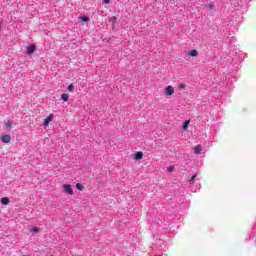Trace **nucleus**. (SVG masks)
<instances>
[{
    "label": "nucleus",
    "mask_w": 256,
    "mask_h": 256,
    "mask_svg": "<svg viewBox=\"0 0 256 256\" xmlns=\"http://www.w3.org/2000/svg\"><path fill=\"white\" fill-rule=\"evenodd\" d=\"M63 191L64 193H67V195H73V188L71 187V184H64L63 185Z\"/></svg>",
    "instance_id": "f257e3e1"
},
{
    "label": "nucleus",
    "mask_w": 256,
    "mask_h": 256,
    "mask_svg": "<svg viewBox=\"0 0 256 256\" xmlns=\"http://www.w3.org/2000/svg\"><path fill=\"white\" fill-rule=\"evenodd\" d=\"M36 50L37 46L35 44L30 45L27 49V55H33Z\"/></svg>",
    "instance_id": "f03ea898"
},
{
    "label": "nucleus",
    "mask_w": 256,
    "mask_h": 256,
    "mask_svg": "<svg viewBox=\"0 0 256 256\" xmlns=\"http://www.w3.org/2000/svg\"><path fill=\"white\" fill-rule=\"evenodd\" d=\"M2 143H11V135L5 134L1 136Z\"/></svg>",
    "instance_id": "7ed1b4c3"
},
{
    "label": "nucleus",
    "mask_w": 256,
    "mask_h": 256,
    "mask_svg": "<svg viewBox=\"0 0 256 256\" xmlns=\"http://www.w3.org/2000/svg\"><path fill=\"white\" fill-rule=\"evenodd\" d=\"M54 115L50 114L46 119H44V127H47L51 121L54 119Z\"/></svg>",
    "instance_id": "20e7f679"
},
{
    "label": "nucleus",
    "mask_w": 256,
    "mask_h": 256,
    "mask_svg": "<svg viewBox=\"0 0 256 256\" xmlns=\"http://www.w3.org/2000/svg\"><path fill=\"white\" fill-rule=\"evenodd\" d=\"M165 93H166V95L171 96V95H173V93H175V88H173V86H168L165 89Z\"/></svg>",
    "instance_id": "39448f33"
},
{
    "label": "nucleus",
    "mask_w": 256,
    "mask_h": 256,
    "mask_svg": "<svg viewBox=\"0 0 256 256\" xmlns=\"http://www.w3.org/2000/svg\"><path fill=\"white\" fill-rule=\"evenodd\" d=\"M134 159H135L136 161H139V160L143 159V152H137V153L135 154V156H134Z\"/></svg>",
    "instance_id": "423d86ee"
},
{
    "label": "nucleus",
    "mask_w": 256,
    "mask_h": 256,
    "mask_svg": "<svg viewBox=\"0 0 256 256\" xmlns=\"http://www.w3.org/2000/svg\"><path fill=\"white\" fill-rule=\"evenodd\" d=\"M1 204L2 205H9V198L8 197H3L1 199Z\"/></svg>",
    "instance_id": "0eeeda50"
},
{
    "label": "nucleus",
    "mask_w": 256,
    "mask_h": 256,
    "mask_svg": "<svg viewBox=\"0 0 256 256\" xmlns=\"http://www.w3.org/2000/svg\"><path fill=\"white\" fill-rule=\"evenodd\" d=\"M190 57H197L199 55V52L197 50H191L189 52Z\"/></svg>",
    "instance_id": "6e6552de"
},
{
    "label": "nucleus",
    "mask_w": 256,
    "mask_h": 256,
    "mask_svg": "<svg viewBox=\"0 0 256 256\" xmlns=\"http://www.w3.org/2000/svg\"><path fill=\"white\" fill-rule=\"evenodd\" d=\"M202 150H203V148L201 147V145H197L195 147L194 153H197L199 155V153H201Z\"/></svg>",
    "instance_id": "1a4fd4ad"
},
{
    "label": "nucleus",
    "mask_w": 256,
    "mask_h": 256,
    "mask_svg": "<svg viewBox=\"0 0 256 256\" xmlns=\"http://www.w3.org/2000/svg\"><path fill=\"white\" fill-rule=\"evenodd\" d=\"M76 189H78V191H83V189H85V186H83V184H81V183H77Z\"/></svg>",
    "instance_id": "9d476101"
},
{
    "label": "nucleus",
    "mask_w": 256,
    "mask_h": 256,
    "mask_svg": "<svg viewBox=\"0 0 256 256\" xmlns=\"http://www.w3.org/2000/svg\"><path fill=\"white\" fill-rule=\"evenodd\" d=\"M189 123H191L190 120H186V121L184 122V125H183L184 131H187V128L189 127Z\"/></svg>",
    "instance_id": "9b49d317"
},
{
    "label": "nucleus",
    "mask_w": 256,
    "mask_h": 256,
    "mask_svg": "<svg viewBox=\"0 0 256 256\" xmlns=\"http://www.w3.org/2000/svg\"><path fill=\"white\" fill-rule=\"evenodd\" d=\"M39 231H41V229L39 227H33L31 230H30V233H39Z\"/></svg>",
    "instance_id": "f8f14e48"
},
{
    "label": "nucleus",
    "mask_w": 256,
    "mask_h": 256,
    "mask_svg": "<svg viewBox=\"0 0 256 256\" xmlns=\"http://www.w3.org/2000/svg\"><path fill=\"white\" fill-rule=\"evenodd\" d=\"M61 99L64 101H69V94H62Z\"/></svg>",
    "instance_id": "ddd939ff"
},
{
    "label": "nucleus",
    "mask_w": 256,
    "mask_h": 256,
    "mask_svg": "<svg viewBox=\"0 0 256 256\" xmlns=\"http://www.w3.org/2000/svg\"><path fill=\"white\" fill-rule=\"evenodd\" d=\"M80 19H81V21H83L84 23L89 22V17H87V16H81Z\"/></svg>",
    "instance_id": "4468645a"
},
{
    "label": "nucleus",
    "mask_w": 256,
    "mask_h": 256,
    "mask_svg": "<svg viewBox=\"0 0 256 256\" xmlns=\"http://www.w3.org/2000/svg\"><path fill=\"white\" fill-rule=\"evenodd\" d=\"M73 89H75V86L73 84H70L68 86V91H73Z\"/></svg>",
    "instance_id": "2eb2a0df"
},
{
    "label": "nucleus",
    "mask_w": 256,
    "mask_h": 256,
    "mask_svg": "<svg viewBox=\"0 0 256 256\" xmlns=\"http://www.w3.org/2000/svg\"><path fill=\"white\" fill-rule=\"evenodd\" d=\"M196 178H197V174H194V175L191 177L190 181L193 183Z\"/></svg>",
    "instance_id": "dca6fc26"
},
{
    "label": "nucleus",
    "mask_w": 256,
    "mask_h": 256,
    "mask_svg": "<svg viewBox=\"0 0 256 256\" xmlns=\"http://www.w3.org/2000/svg\"><path fill=\"white\" fill-rule=\"evenodd\" d=\"M103 3H104L105 5H109V3H111V0H104Z\"/></svg>",
    "instance_id": "f3484780"
},
{
    "label": "nucleus",
    "mask_w": 256,
    "mask_h": 256,
    "mask_svg": "<svg viewBox=\"0 0 256 256\" xmlns=\"http://www.w3.org/2000/svg\"><path fill=\"white\" fill-rule=\"evenodd\" d=\"M185 87H186L185 84H180L179 85V89H185Z\"/></svg>",
    "instance_id": "a211bd4d"
},
{
    "label": "nucleus",
    "mask_w": 256,
    "mask_h": 256,
    "mask_svg": "<svg viewBox=\"0 0 256 256\" xmlns=\"http://www.w3.org/2000/svg\"><path fill=\"white\" fill-rule=\"evenodd\" d=\"M6 127H12L11 121H8V122H7Z\"/></svg>",
    "instance_id": "6ab92c4d"
},
{
    "label": "nucleus",
    "mask_w": 256,
    "mask_h": 256,
    "mask_svg": "<svg viewBox=\"0 0 256 256\" xmlns=\"http://www.w3.org/2000/svg\"><path fill=\"white\" fill-rule=\"evenodd\" d=\"M169 173L173 172V166L168 167Z\"/></svg>",
    "instance_id": "aec40b11"
},
{
    "label": "nucleus",
    "mask_w": 256,
    "mask_h": 256,
    "mask_svg": "<svg viewBox=\"0 0 256 256\" xmlns=\"http://www.w3.org/2000/svg\"><path fill=\"white\" fill-rule=\"evenodd\" d=\"M208 9H213V5H209V6H208Z\"/></svg>",
    "instance_id": "412c9836"
},
{
    "label": "nucleus",
    "mask_w": 256,
    "mask_h": 256,
    "mask_svg": "<svg viewBox=\"0 0 256 256\" xmlns=\"http://www.w3.org/2000/svg\"><path fill=\"white\" fill-rule=\"evenodd\" d=\"M3 29V25L2 24H0V31Z\"/></svg>",
    "instance_id": "4be33fe9"
}]
</instances>
